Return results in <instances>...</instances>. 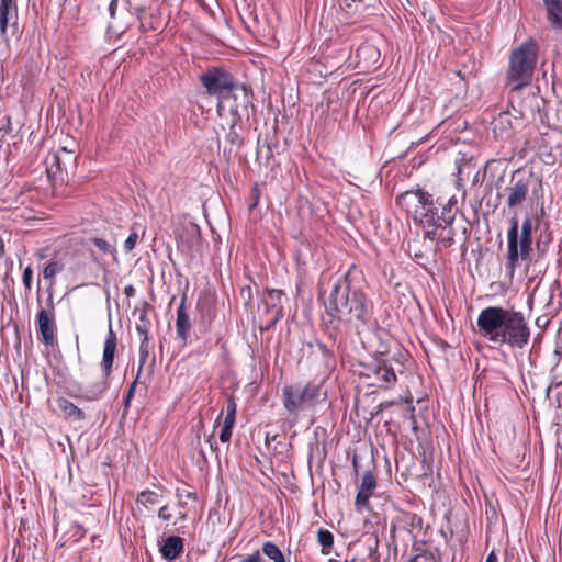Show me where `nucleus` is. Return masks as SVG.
Wrapping results in <instances>:
<instances>
[{"mask_svg":"<svg viewBox=\"0 0 562 562\" xmlns=\"http://www.w3.org/2000/svg\"><path fill=\"white\" fill-rule=\"evenodd\" d=\"M158 517L164 521H169L171 519V514L169 513L168 505H164L159 508Z\"/></svg>","mask_w":562,"mask_h":562,"instance_id":"nucleus-37","label":"nucleus"},{"mask_svg":"<svg viewBox=\"0 0 562 562\" xmlns=\"http://www.w3.org/2000/svg\"><path fill=\"white\" fill-rule=\"evenodd\" d=\"M223 413H221L215 422V427L220 424V419L222 418Z\"/></svg>","mask_w":562,"mask_h":562,"instance_id":"nucleus-49","label":"nucleus"},{"mask_svg":"<svg viewBox=\"0 0 562 562\" xmlns=\"http://www.w3.org/2000/svg\"><path fill=\"white\" fill-rule=\"evenodd\" d=\"M237 404L233 396L228 397L226 403V415L224 424L220 432V440L222 442H229L232 438L233 428L236 423Z\"/></svg>","mask_w":562,"mask_h":562,"instance_id":"nucleus-18","label":"nucleus"},{"mask_svg":"<svg viewBox=\"0 0 562 562\" xmlns=\"http://www.w3.org/2000/svg\"><path fill=\"white\" fill-rule=\"evenodd\" d=\"M396 203L412 215L424 229V238L436 243V248H449L454 243L453 222L458 213L456 195L443 201L424 189L408 190L396 198Z\"/></svg>","mask_w":562,"mask_h":562,"instance_id":"nucleus-2","label":"nucleus"},{"mask_svg":"<svg viewBox=\"0 0 562 562\" xmlns=\"http://www.w3.org/2000/svg\"><path fill=\"white\" fill-rule=\"evenodd\" d=\"M117 348V337L115 331L112 328L111 323L109 324V330L105 336L102 359H101V369H102V378L98 381H94L88 384L86 387H78L79 393L75 394L74 397L94 402L100 400L105 391L109 389V378L113 371V362L114 356Z\"/></svg>","mask_w":562,"mask_h":562,"instance_id":"nucleus-7","label":"nucleus"},{"mask_svg":"<svg viewBox=\"0 0 562 562\" xmlns=\"http://www.w3.org/2000/svg\"><path fill=\"white\" fill-rule=\"evenodd\" d=\"M281 398L286 416L295 422L302 412L324 402L327 398V391L324 389L323 381H300L285 384L282 387Z\"/></svg>","mask_w":562,"mask_h":562,"instance_id":"nucleus-5","label":"nucleus"},{"mask_svg":"<svg viewBox=\"0 0 562 562\" xmlns=\"http://www.w3.org/2000/svg\"><path fill=\"white\" fill-rule=\"evenodd\" d=\"M117 4H119V0H110V2H109L108 10H109L110 18L112 20V22L109 25V29H114L115 27L114 23L116 21Z\"/></svg>","mask_w":562,"mask_h":562,"instance_id":"nucleus-32","label":"nucleus"},{"mask_svg":"<svg viewBox=\"0 0 562 562\" xmlns=\"http://www.w3.org/2000/svg\"><path fill=\"white\" fill-rule=\"evenodd\" d=\"M226 139L228 143L236 147H241L244 144L243 137L236 132L235 125L233 124L229 128V132L226 135Z\"/></svg>","mask_w":562,"mask_h":562,"instance_id":"nucleus-31","label":"nucleus"},{"mask_svg":"<svg viewBox=\"0 0 562 562\" xmlns=\"http://www.w3.org/2000/svg\"><path fill=\"white\" fill-rule=\"evenodd\" d=\"M161 498V494L151 490H144L137 494L136 503L137 505L144 506L145 508H150L156 506Z\"/></svg>","mask_w":562,"mask_h":562,"instance_id":"nucleus-25","label":"nucleus"},{"mask_svg":"<svg viewBox=\"0 0 562 562\" xmlns=\"http://www.w3.org/2000/svg\"><path fill=\"white\" fill-rule=\"evenodd\" d=\"M36 328L46 346H53L56 340V314H47L45 311H38L36 315Z\"/></svg>","mask_w":562,"mask_h":562,"instance_id":"nucleus-13","label":"nucleus"},{"mask_svg":"<svg viewBox=\"0 0 562 562\" xmlns=\"http://www.w3.org/2000/svg\"><path fill=\"white\" fill-rule=\"evenodd\" d=\"M485 562H498V558H497L496 553L494 551H491L487 554Z\"/></svg>","mask_w":562,"mask_h":562,"instance_id":"nucleus-42","label":"nucleus"},{"mask_svg":"<svg viewBox=\"0 0 562 562\" xmlns=\"http://www.w3.org/2000/svg\"><path fill=\"white\" fill-rule=\"evenodd\" d=\"M480 335L487 341L510 349H524L531 330L522 312L502 306L483 308L476 319Z\"/></svg>","mask_w":562,"mask_h":562,"instance_id":"nucleus-3","label":"nucleus"},{"mask_svg":"<svg viewBox=\"0 0 562 562\" xmlns=\"http://www.w3.org/2000/svg\"><path fill=\"white\" fill-rule=\"evenodd\" d=\"M65 266L61 261L50 260L43 270V277L49 281V288L55 284V278L64 270Z\"/></svg>","mask_w":562,"mask_h":562,"instance_id":"nucleus-26","label":"nucleus"},{"mask_svg":"<svg viewBox=\"0 0 562 562\" xmlns=\"http://www.w3.org/2000/svg\"><path fill=\"white\" fill-rule=\"evenodd\" d=\"M361 374L369 379L372 378V385L385 390L392 387L397 381L392 362L384 353L374 356L370 362L363 364Z\"/></svg>","mask_w":562,"mask_h":562,"instance_id":"nucleus-9","label":"nucleus"},{"mask_svg":"<svg viewBox=\"0 0 562 562\" xmlns=\"http://www.w3.org/2000/svg\"><path fill=\"white\" fill-rule=\"evenodd\" d=\"M493 133L499 139H506L512 135L513 116L508 112H501L492 122Z\"/></svg>","mask_w":562,"mask_h":562,"instance_id":"nucleus-20","label":"nucleus"},{"mask_svg":"<svg viewBox=\"0 0 562 562\" xmlns=\"http://www.w3.org/2000/svg\"><path fill=\"white\" fill-rule=\"evenodd\" d=\"M77 156L65 147L46 158V170L54 180L65 181L69 173L76 170Z\"/></svg>","mask_w":562,"mask_h":562,"instance_id":"nucleus-10","label":"nucleus"},{"mask_svg":"<svg viewBox=\"0 0 562 562\" xmlns=\"http://www.w3.org/2000/svg\"><path fill=\"white\" fill-rule=\"evenodd\" d=\"M317 542L322 547V553L327 555L334 546V535L329 530L321 528L317 531Z\"/></svg>","mask_w":562,"mask_h":562,"instance_id":"nucleus-28","label":"nucleus"},{"mask_svg":"<svg viewBox=\"0 0 562 562\" xmlns=\"http://www.w3.org/2000/svg\"><path fill=\"white\" fill-rule=\"evenodd\" d=\"M178 505H179L180 507H183V506L186 505V503H184V502H182V501H179Z\"/></svg>","mask_w":562,"mask_h":562,"instance_id":"nucleus-50","label":"nucleus"},{"mask_svg":"<svg viewBox=\"0 0 562 562\" xmlns=\"http://www.w3.org/2000/svg\"><path fill=\"white\" fill-rule=\"evenodd\" d=\"M261 554H265L272 562H288L283 552L280 548L272 541H266L262 543Z\"/></svg>","mask_w":562,"mask_h":562,"instance_id":"nucleus-24","label":"nucleus"},{"mask_svg":"<svg viewBox=\"0 0 562 562\" xmlns=\"http://www.w3.org/2000/svg\"><path fill=\"white\" fill-rule=\"evenodd\" d=\"M179 518L182 519V520L187 519V514L186 513H180Z\"/></svg>","mask_w":562,"mask_h":562,"instance_id":"nucleus-48","label":"nucleus"},{"mask_svg":"<svg viewBox=\"0 0 562 562\" xmlns=\"http://www.w3.org/2000/svg\"><path fill=\"white\" fill-rule=\"evenodd\" d=\"M532 227V220L528 216L524 220L519 233L517 216L514 215L510 218V226L507 231V255L505 261V270L510 278L519 266V260L530 261Z\"/></svg>","mask_w":562,"mask_h":562,"instance_id":"nucleus-6","label":"nucleus"},{"mask_svg":"<svg viewBox=\"0 0 562 562\" xmlns=\"http://www.w3.org/2000/svg\"><path fill=\"white\" fill-rule=\"evenodd\" d=\"M429 558L425 554H417L413 559H411L408 562H427Z\"/></svg>","mask_w":562,"mask_h":562,"instance_id":"nucleus-40","label":"nucleus"},{"mask_svg":"<svg viewBox=\"0 0 562 562\" xmlns=\"http://www.w3.org/2000/svg\"><path fill=\"white\" fill-rule=\"evenodd\" d=\"M124 293L127 295V296H133L134 293H135V289L133 285H127L125 286L124 289Z\"/></svg>","mask_w":562,"mask_h":562,"instance_id":"nucleus-44","label":"nucleus"},{"mask_svg":"<svg viewBox=\"0 0 562 562\" xmlns=\"http://www.w3.org/2000/svg\"><path fill=\"white\" fill-rule=\"evenodd\" d=\"M324 324L327 330H339L341 325L353 327L358 335L373 330V303L363 292L360 272L350 268L338 277L324 301Z\"/></svg>","mask_w":562,"mask_h":562,"instance_id":"nucleus-1","label":"nucleus"},{"mask_svg":"<svg viewBox=\"0 0 562 562\" xmlns=\"http://www.w3.org/2000/svg\"><path fill=\"white\" fill-rule=\"evenodd\" d=\"M361 52H363V53L373 52V53H374V52H375V49H374V48H372V47H370V46H367V47H362V48H360V49L358 50V53H361Z\"/></svg>","mask_w":562,"mask_h":562,"instance_id":"nucleus-45","label":"nucleus"},{"mask_svg":"<svg viewBox=\"0 0 562 562\" xmlns=\"http://www.w3.org/2000/svg\"><path fill=\"white\" fill-rule=\"evenodd\" d=\"M140 344H139V363H138V374H140L143 367L145 362L147 361V358L149 356L150 346H149V336H140Z\"/></svg>","mask_w":562,"mask_h":562,"instance_id":"nucleus-29","label":"nucleus"},{"mask_svg":"<svg viewBox=\"0 0 562 562\" xmlns=\"http://www.w3.org/2000/svg\"><path fill=\"white\" fill-rule=\"evenodd\" d=\"M38 311H45L47 314H56L55 305H54V296H53L52 291H49V293H48V297L46 300V305L44 307L41 306Z\"/></svg>","mask_w":562,"mask_h":562,"instance_id":"nucleus-36","label":"nucleus"},{"mask_svg":"<svg viewBox=\"0 0 562 562\" xmlns=\"http://www.w3.org/2000/svg\"><path fill=\"white\" fill-rule=\"evenodd\" d=\"M125 3L127 4V14L122 13L120 15L121 24L119 27H128L131 24V21L128 20V16H136L138 20L142 19V15L145 13L146 8L144 5H134L132 4L131 0H125Z\"/></svg>","mask_w":562,"mask_h":562,"instance_id":"nucleus-23","label":"nucleus"},{"mask_svg":"<svg viewBox=\"0 0 562 562\" xmlns=\"http://www.w3.org/2000/svg\"><path fill=\"white\" fill-rule=\"evenodd\" d=\"M12 15L18 16L16 0H0V35L7 33Z\"/></svg>","mask_w":562,"mask_h":562,"instance_id":"nucleus-21","label":"nucleus"},{"mask_svg":"<svg viewBox=\"0 0 562 562\" xmlns=\"http://www.w3.org/2000/svg\"><path fill=\"white\" fill-rule=\"evenodd\" d=\"M376 487V479L374 474L371 471L364 472L360 488L358 491V494L356 496V506L358 509L368 507L369 499Z\"/></svg>","mask_w":562,"mask_h":562,"instance_id":"nucleus-17","label":"nucleus"},{"mask_svg":"<svg viewBox=\"0 0 562 562\" xmlns=\"http://www.w3.org/2000/svg\"><path fill=\"white\" fill-rule=\"evenodd\" d=\"M282 296L283 291L281 290H268V297L265 302L267 305L266 313L269 315L267 328L276 325L283 317Z\"/></svg>","mask_w":562,"mask_h":562,"instance_id":"nucleus-14","label":"nucleus"},{"mask_svg":"<svg viewBox=\"0 0 562 562\" xmlns=\"http://www.w3.org/2000/svg\"><path fill=\"white\" fill-rule=\"evenodd\" d=\"M184 550V539L179 536H168L162 539L159 546V553L162 559L168 562H173L178 559Z\"/></svg>","mask_w":562,"mask_h":562,"instance_id":"nucleus-16","label":"nucleus"},{"mask_svg":"<svg viewBox=\"0 0 562 562\" xmlns=\"http://www.w3.org/2000/svg\"><path fill=\"white\" fill-rule=\"evenodd\" d=\"M550 24L562 29V0H543Z\"/></svg>","mask_w":562,"mask_h":562,"instance_id":"nucleus-22","label":"nucleus"},{"mask_svg":"<svg viewBox=\"0 0 562 562\" xmlns=\"http://www.w3.org/2000/svg\"><path fill=\"white\" fill-rule=\"evenodd\" d=\"M200 82L206 89V93L217 98L216 108H223L226 103L225 95L236 88V78L223 67H211L200 76Z\"/></svg>","mask_w":562,"mask_h":562,"instance_id":"nucleus-8","label":"nucleus"},{"mask_svg":"<svg viewBox=\"0 0 562 562\" xmlns=\"http://www.w3.org/2000/svg\"><path fill=\"white\" fill-rule=\"evenodd\" d=\"M32 278H33V269L27 266L22 276V282L27 291L32 289Z\"/></svg>","mask_w":562,"mask_h":562,"instance_id":"nucleus-34","label":"nucleus"},{"mask_svg":"<svg viewBox=\"0 0 562 562\" xmlns=\"http://www.w3.org/2000/svg\"><path fill=\"white\" fill-rule=\"evenodd\" d=\"M103 255H110L116 260V247L113 241L101 237H91L89 239Z\"/></svg>","mask_w":562,"mask_h":562,"instance_id":"nucleus-27","label":"nucleus"},{"mask_svg":"<svg viewBox=\"0 0 562 562\" xmlns=\"http://www.w3.org/2000/svg\"><path fill=\"white\" fill-rule=\"evenodd\" d=\"M540 318H537L536 324L539 326Z\"/></svg>","mask_w":562,"mask_h":562,"instance_id":"nucleus-51","label":"nucleus"},{"mask_svg":"<svg viewBox=\"0 0 562 562\" xmlns=\"http://www.w3.org/2000/svg\"><path fill=\"white\" fill-rule=\"evenodd\" d=\"M226 103L223 108H216L220 116L226 113L241 119L243 113L248 114V108L252 103V94L244 85L236 83V88L225 95Z\"/></svg>","mask_w":562,"mask_h":562,"instance_id":"nucleus-11","label":"nucleus"},{"mask_svg":"<svg viewBox=\"0 0 562 562\" xmlns=\"http://www.w3.org/2000/svg\"><path fill=\"white\" fill-rule=\"evenodd\" d=\"M184 497H187V498H195V497H196V494H195V493H193V492H187V493L184 494Z\"/></svg>","mask_w":562,"mask_h":562,"instance_id":"nucleus-46","label":"nucleus"},{"mask_svg":"<svg viewBox=\"0 0 562 562\" xmlns=\"http://www.w3.org/2000/svg\"><path fill=\"white\" fill-rule=\"evenodd\" d=\"M186 294L182 295L180 305L177 310V318H176V334L177 338L181 341L182 346H186L189 340L190 329H191V321L190 316L186 308Z\"/></svg>","mask_w":562,"mask_h":562,"instance_id":"nucleus-15","label":"nucleus"},{"mask_svg":"<svg viewBox=\"0 0 562 562\" xmlns=\"http://www.w3.org/2000/svg\"><path fill=\"white\" fill-rule=\"evenodd\" d=\"M57 406L61 412L64 419L69 423H81L87 417L83 409L65 397H59L57 400Z\"/></svg>","mask_w":562,"mask_h":562,"instance_id":"nucleus-19","label":"nucleus"},{"mask_svg":"<svg viewBox=\"0 0 562 562\" xmlns=\"http://www.w3.org/2000/svg\"><path fill=\"white\" fill-rule=\"evenodd\" d=\"M252 196H254L252 198L254 202L249 206L250 210L255 209L258 205V202H259L260 192H259L257 186L252 189Z\"/></svg>","mask_w":562,"mask_h":562,"instance_id":"nucleus-38","label":"nucleus"},{"mask_svg":"<svg viewBox=\"0 0 562 562\" xmlns=\"http://www.w3.org/2000/svg\"><path fill=\"white\" fill-rule=\"evenodd\" d=\"M207 442H209V445H210V448H211L213 451H215V450L217 449V443H216V441H215V439H214V435H213V434H212V435H210V436L207 437Z\"/></svg>","mask_w":562,"mask_h":562,"instance_id":"nucleus-41","label":"nucleus"},{"mask_svg":"<svg viewBox=\"0 0 562 562\" xmlns=\"http://www.w3.org/2000/svg\"><path fill=\"white\" fill-rule=\"evenodd\" d=\"M239 562H255V551L250 554L244 555Z\"/></svg>","mask_w":562,"mask_h":562,"instance_id":"nucleus-43","label":"nucleus"},{"mask_svg":"<svg viewBox=\"0 0 562 562\" xmlns=\"http://www.w3.org/2000/svg\"><path fill=\"white\" fill-rule=\"evenodd\" d=\"M356 1L357 0H341L340 8L349 12L352 8V3Z\"/></svg>","mask_w":562,"mask_h":562,"instance_id":"nucleus-39","label":"nucleus"},{"mask_svg":"<svg viewBox=\"0 0 562 562\" xmlns=\"http://www.w3.org/2000/svg\"><path fill=\"white\" fill-rule=\"evenodd\" d=\"M530 180L528 178H516L514 175L508 187L505 188L507 206L514 209L520 206L529 193Z\"/></svg>","mask_w":562,"mask_h":562,"instance_id":"nucleus-12","label":"nucleus"},{"mask_svg":"<svg viewBox=\"0 0 562 562\" xmlns=\"http://www.w3.org/2000/svg\"><path fill=\"white\" fill-rule=\"evenodd\" d=\"M137 239H138V234L136 232H132L128 235V237L126 238V240L124 241V250L126 252L132 251L135 248Z\"/></svg>","mask_w":562,"mask_h":562,"instance_id":"nucleus-33","label":"nucleus"},{"mask_svg":"<svg viewBox=\"0 0 562 562\" xmlns=\"http://www.w3.org/2000/svg\"><path fill=\"white\" fill-rule=\"evenodd\" d=\"M140 374L137 373L135 380L131 383L130 387H128V391L124 397V406L125 408H127L130 406V402L131 400L133 398L134 396V393H135V389H136V385H137V381H138V378H139Z\"/></svg>","mask_w":562,"mask_h":562,"instance_id":"nucleus-35","label":"nucleus"},{"mask_svg":"<svg viewBox=\"0 0 562 562\" xmlns=\"http://www.w3.org/2000/svg\"><path fill=\"white\" fill-rule=\"evenodd\" d=\"M184 497H187V498H195V497H196V494H195V493H193V492H187V493L184 494Z\"/></svg>","mask_w":562,"mask_h":562,"instance_id":"nucleus-47","label":"nucleus"},{"mask_svg":"<svg viewBox=\"0 0 562 562\" xmlns=\"http://www.w3.org/2000/svg\"><path fill=\"white\" fill-rule=\"evenodd\" d=\"M538 53L539 45L535 38H528L510 52L505 77V87L510 92H518L531 83Z\"/></svg>","mask_w":562,"mask_h":562,"instance_id":"nucleus-4","label":"nucleus"},{"mask_svg":"<svg viewBox=\"0 0 562 562\" xmlns=\"http://www.w3.org/2000/svg\"><path fill=\"white\" fill-rule=\"evenodd\" d=\"M151 323L146 311H142L136 323V331L139 336H149Z\"/></svg>","mask_w":562,"mask_h":562,"instance_id":"nucleus-30","label":"nucleus"}]
</instances>
